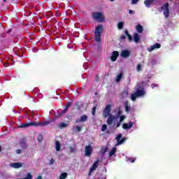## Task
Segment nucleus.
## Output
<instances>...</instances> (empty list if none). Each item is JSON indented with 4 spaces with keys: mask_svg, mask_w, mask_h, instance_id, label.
Masks as SVG:
<instances>
[{
    "mask_svg": "<svg viewBox=\"0 0 179 179\" xmlns=\"http://www.w3.org/2000/svg\"><path fill=\"white\" fill-rule=\"evenodd\" d=\"M115 113H116L115 115H110L108 116V119L106 120V124L108 125H113V124H115V121L120 118V115L122 114V110H121V108H117L115 110Z\"/></svg>",
    "mask_w": 179,
    "mask_h": 179,
    "instance_id": "obj_1",
    "label": "nucleus"
},
{
    "mask_svg": "<svg viewBox=\"0 0 179 179\" xmlns=\"http://www.w3.org/2000/svg\"><path fill=\"white\" fill-rule=\"evenodd\" d=\"M103 31H104V27H103V24H99L95 27L94 41H96V43H100V41H101V34H103Z\"/></svg>",
    "mask_w": 179,
    "mask_h": 179,
    "instance_id": "obj_2",
    "label": "nucleus"
},
{
    "mask_svg": "<svg viewBox=\"0 0 179 179\" xmlns=\"http://www.w3.org/2000/svg\"><path fill=\"white\" fill-rule=\"evenodd\" d=\"M145 90L141 89V87H138V89H137L136 91L131 95L132 101H135L137 97H142V96H145Z\"/></svg>",
    "mask_w": 179,
    "mask_h": 179,
    "instance_id": "obj_3",
    "label": "nucleus"
},
{
    "mask_svg": "<svg viewBox=\"0 0 179 179\" xmlns=\"http://www.w3.org/2000/svg\"><path fill=\"white\" fill-rule=\"evenodd\" d=\"M73 101H69L67 102V104L66 105V108L64 110H62L61 112L59 110L57 111V115H55L56 118H60V117H62L64 114H66V111H68V108L71 107L73 104Z\"/></svg>",
    "mask_w": 179,
    "mask_h": 179,
    "instance_id": "obj_4",
    "label": "nucleus"
},
{
    "mask_svg": "<svg viewBox=\"0 0 179 179\" xmlns=\"http://www.w3.org/2000/svg\"><path fill=\"white\" fill-rule=\"evenodd\" d=\"M169 8V3H165L161 7V10H162V12H164V16L165 19L169 18V17L170 16V9Z\"/></svg>",
    "mask_w": 179,
    "mask_h": 179,
    "instance_id": "obj_5",
    "label": "nucleus"
},
{
    "mask_svg": "<svg viewBox=\"0 0 179 179\" xmlns=\"http://www.w3.org/2000/svg\"><path fill=\"white\" fill-rule=\"evenodd\" d=\"M92 16L95 20H97L101 23H103V22H106V17L101 13H94Z\"/></svg>",
    "mask_w": 179,
    "mask_h": 179,
    "instance_id": "obj_6",
    "label": "nucleus"
},
{
    "mask_svg": "<svg viewBox=\"0 0 179 179\" xmlns=\"http://www.w3.org/2000/svg\"><path fill=\"white\" fill-rule=\"evenodd\" d=\"M110 113H111V105L108 104L106 106L103 110V117H104V118H107V117L112 115L113 114Z\"/></svg>",
    "mask_w": 179,
    "mask_h": 179,
    "instance_id": "obj_7",
    "label": "nucleus"
},
{
    "mask_svg": "<svg viewBox=\"0 0 179 179\" xmlns=\"http://www.w3.org/2000/svg\"><path fill=\"white\" fill-rule=\"evenodd\" d=\"M100 162V159H97L96 162H94V164L92 165V166L90 169V171L88 173V176H91L92 173L99 167V163Z\"/></svg>",
    "mask_w": 179,
    "mask_h": 179,
    "instance_id": "obj_8",
    "label": "nucleus"
},
{
    "mask_svg": "<svg viewBox=\"0 0 179 179\" xmlns=\"http://www.w3.org/2000/svg\"><path fill=\"white\" fill-rule=\"evenodd\" d=\"M29 127H38V123L37 122L24 123L21 124L19 128H27Z\"/></svg>",
    "mask_w": 179,
    "mask_h": 179,
    "instance_id": "obj_9",
    "label": "nucleus"
},
{
    "mask_svg": "<svg viewBox=\"0 0 179 179\" xmlns=\"http://www.w3.org/2000/svg\"><path fill=\"white\" fill-rule=\"evenodd\" d=\"M92 152H93V148H92V145L85 146V153L87 157H89L92 155Z\"/></svg>",
    "mask_w": 179,
    "mask_h": 179,
    "instance_id": "obj_10",
    "label": "nucleus"
},
{
    "mask_svg": "<svg viewBox=\"0 0 179 179\" xmlns=\"http://www.w3.org/2000/svg\"><path fill=\"white\" fill-rule=\"evenodd\" d=\"M119 57H120V53L118 52V51H113L110 57L111 62H115V61H117V58H118Z\"/></svg>",
    "mask_w": 179,
    "mask_h": 179,
    "instance_id": "obj_11",
    "label": "nucleus"
},
{
    "mask_svg": "<svg viewBox=\"0 0 179 179\" xmlns=\"http://www.w3.org/2000/svg\"><path fill=\"white\" fill-rule=\"evenodd\" d=\"M120 55L122 58H128L131 55V52L128 50H124L121 52Z\"/></svg>",
    "mask_w": 179,
    "mask_h": 179,
    "instance_id": "obj_12",
    "label": "nucleus"
},
{
    "mask_svg": "<svg viewBox=\"0 0 179 179\" xmlns=\"http://www.w3.org/2000/svg\"><path fill=\"white\" fill-rule=\"evenodd\" d=\"M162 47V45L160 43H155L153 45H151L150 48L148 49L149 52H152L153 50H156V48L159 49Z\"/></svg>",
    "mask_w": 179,
    "mask_h": 179,
    "instance_id": "obj_13",
    "label": "nucleus"
},
{
    "mask_svg": "<svg viewBox=\"0 0 179 179\" xmlns=\"http://www.w3.org/2000/svg\"><path fill=\"white\" fill-rule=\"evenodd\" d=\"M121 138H122V134H118L117 136L116 137L117 144V145H122V143H124V142L125 141V138H122L121 139Z\"/></svg>",
    "mask_w": 179,
    "mask_h": 179,
    "instance_id": "obj_14",
    "label": "nucleus"
},
{
    "mask_svg": "<svg viewBox=\"0 0 179 179\" xmlns=\"http://www.w3.org/2000/svg\"><path fill=\"white\" fill-rule=\"evenodd\" d=\"M134 127V123L132 122H129L128 124L124 123L122 125L123 129H131Z\"/></svg>",
    "mask_w": 179,
    "mask_h": 179,
    "instance_id": "obj_15",
    "label": "nucleus"
},
{
    "mask_svg": "<svg viewBox=\"0 0 179 179\" xmlns=\"http://www.w3.org/2000/svg\"><path fill=\"white\" fill-rule=\"evenodd\" d=\"M155 0H145L144 5H145L146 8H150V6H152Z\"/></svg>",
    "mask_w": 179,
    "mask_h": 179,
    "instance_id": "obj_16",
    "label": "nucleus"
},
{
    "mask_svg": "<svg viewBox=\"0 0 179 179\" xmlns=\"http://www.w3.org/2000/svg\"><path fill=\"white\" fill-rule=\"evenodd\" d=\"M10 166L13 169H20V167H22V163H20V162H15V163L11 164Z\"/></svg>",
    "mask_w": 179,
    "mask_h": 179,
    "instance_id": "obj_17",
    "label": "nucleus"
},
{
    "mask_svg": "<svg viewBox=\"0 0 179 179\" xmlns=\"http://www.w3.org/2000/svg\"><path fill=\"white\" fill-rule=\"evenodd\" d=\"M133 38L135 43H139V41H141V37L139 36V34L137 33H135L134 34Z\"/></svg>",
    "mask_w": 179,
    "mask_h": 179,
    "instance_id": "obj_18",
    "label": "nucleus"
},
{
    "mask_svg": "<svg viewBox=\"0 0 179 179\" xmlns=\"http://www.w3.org/2000/svg\"><path fill=\"white\" fill-rule=\"evenodd\" d=\"M124 111L125 113H129V110H131V106H129V103L128 102V101H126L124 103Z\"/></svg>",
    "mask_w": 179,
    "mask_h": 179,
    "instance_id": "obj_19",
    "label": "nucleus"
},
{
    "mask_svg": "<svg viewBox=\"0 0 179 179\" xmlns=\"http://www.w3.org/2000/svg\"><path fill=\"white\" fill-rule=\"evenodd\" d=\"M20 145L22 149H27V143H26V141L22 140L20 141Z\"/></svg>",
    "mask_w": 179,
    "mask_h": 179,
    "instance_id": "obj_20",
    "label": "nucleus"
},
{
    "mask_svg": "<svg viewBox=\"0 0 179 179\" xmlns=\"http://www.w3.org/2000/svg\"><path fill=\"white\" fill-rule=\"evenodd\" d=\"M87 115H83L80 117L79 120H76V122H84L85 121H87Z\"/></svg>",
    "mask_w": 179,
    "mask_h": 179,
    "instance_id": "obj_21",
    "label": "nucleus"
},
{
    "mask_svg": "<svg viewBox=\"0 0 179 179\" xmlns=\"http://www.w3.org/2000/svg\"><path fill=\"white\" fill-rule=\"evenodd\" d=\"M37 123H38V126L41 125V127H45L47 125H50V124H51V122L50 120H48V121H45V122H37Z\"/></svg>",
    "mask_w": 179,
    "mask_h": 179,
    "instance_id": "obj_22",
    "label": "nucleus"
},
{
    "mask_svg": "<svg viewBox=\"0 0 179 179\" xmlns=\"http://www.w3.org/2000/svg\"><path fill=\"white\" fill-rule=\"evenodd\" d=\"M136 30L138 31V33H142L143 31V27L141 24H138L136 27Z\"/></svg>",
    "mask_w": 179,
    "mask_h": 179,
    "instance_id": "obj_23",
    "label": "nucleus"
},
{
    "mask_svg": "<svg viewBox=\"0 0 179 179\" xmlns=\"http://www.w3.org/2000/svg\"><path fill=\"white\" fill-rule=\"evenodd\" d=\"M121 79H122V73H120L119 75L117 76L115 78V82L118 83L121 82Z\"/></svg>",
    "mask_w": 179,
    "mask_h": 179,
    "instance_id": "obj_24",
    "label": "nucleus"
},
{
    "mask_svg": "<svg viewBox=\"0 0 179 179\" xmlns=\"http://www.w3.org/2000/svg\"><path fill=\"white\" fill-rule=\"evenodd\" d=\"M55 148L57 152H59L61 150V143H59L58 141L55 142Z\"/></svg>",
    "mask_w": 179,
    "mask_h": 179,
    "instance_id": "obj_25",
    "label": "nucleus"
},
{
    "mask_svg": "<svg viewBox=\"0 0 179 179\" xmlns=\"http://www.w3.org/2000/svg\"><path fill=\"white\" fill-rule=\"evenodd\" d=\"M117 153V148L114 147L110 152H109V156H114Z\"/></svg>",
    "mask_w": 179,
    "mask_h": 179,
    "instance_id": "obj_26",
    "label": "nucleus"
},
{
    "mask_svg": "<svg viewBox=\"0 0 179 179\" xmlns=\"http://www.w3.org/2000/svg\"><path fill=\"white\" fill-rule=\"evenodd\" d=\"M124 34L128 37L129 41H132V36L129 34V32H128V30L124 31Z\"/></svg>",
    "mask_w": 179,
    "mask_h": 179,
    "instance_id": "obj_27",
    "label": "nucleus"
},
{
    "mask_svg": "<svg viewBox=\"0 0 179 179\" xmlns=\"http://www.w3.org/2000/svg\"><path fill=\"white\" fill-rule=\"evenodd\" d=\"M58 127H59V128L62 129V128H66V127H68V124L64 123V122H62V123L59 124Z\"/></svg>",
    "mask_w": 179,
    "mask_h": 179,
    "instance_id": "obj_28",
    "label": "nucleus"
},
{
    "mask_svg": "<svg viewBox=\"0 0 179 179\" xmlns=\"http://www.w3.org/2000/svg\"><path fill=\"white\" fill-rule=\"evenodd\" d=\"M71 153H76V147L74 145L73 147H69V148Z\"/></svg>",
    "mask_w": 179,
    "mask_h": 179,
    "instance_id": "obj_29",
    "label": "nucleus"
},
{
    "mask_svg": "<svg viewBox=\"0 0 179 179\" xmlns=\"http://www.w3.org/2000/svg\"><path fill=\"white\" fill-rule=\"evenodd\" d=\"M117 28L119 29V30H122V29H124V22H120L117 24Z\"/></svg>",
    "mask_w": 179,
    "mask_h": 179,
    "instance_id": "obj_30",
    "label": "nucleus"
},
{
    "mask_svg": "<svg viewBox=\"0 0 179 179\" xmlns=\"http://www.w3.org/2000/svg\"><path fill=\"white\" fill-rule=\"evenodd\" d=\"M66 177H68V173H62L60 175L59 179H65V178H66Z\"/></svg>",
    "mask_w": 179,
    "mask_h": 179,
    "instance_id": "obj_31",
    "label": "nucleus"
},
{
    "mask_svg": "<svg viewBox=\"0 0 179 179\" xmlns=\"http://www.w3.org/2000/svg\"><path fill=\"white\" fill-rule=\"evenodd\" d=\"M38 142H43V134H38L37 136Z\"/></svg>",
    "mask_w": 179,
    "mask_h": 179,
    "instance_id": "obj_32",
    "label": "nucleus"
},
{
    "mask_svg": "<svg viewBox=\"0 0 179 179\" xmlns=\"http://www.w3.org/2000/svg\"><path fill=\"white\" fill-rule=\"evenodd\" d=\"M96 110H97V106H94L92 108V115H96Z\"/></svg>",
    "mask_w": 179,
    "mask_h": 179,
    "instance_id": "obj_33",
    "label": "nucleus"
},
{
    "mask_svg": "<svg viewBox=\"0 0 179 179\" xmlns=\"http://www.w3.org/2000/svg\"><path fill=\"white\" fill-rule=\"evenodd\" d=\"M119 118H120L119 122H122V121H124V120L126 118V117H125V115H120Z\"/></svg>",
    "mask_w": 179,
    "mask_h": 179,
    "instance_id": "obj_34",
    "label": "nucleus"
},
{
    "mask_svg": "<svg viewBox=\"0 0 179 179\" xmlns=\"http://www.w3.org/2000/svg\"><path fill=\"white\" fill-rule=\"evenodd\" d=\"M75 129L77 131V132H80V131H82V127L80 126H76Z\"/></svg>",
    "mask_w": 179,
    "mask_h": 179,
    "instance_id": "obj_35",
    "label": "nucleus"
},
{
    "mask_svg": "<svg viewBox=\"0 0 179 179\" xmlns=\"http://www.w3.org/2000/svg\"><path fill=\"white\" fill-rule=\"evenodd\" d=\"M107 129V124H103L101 127L102 132H104Z\"/></svg>",
    "mask_w": 179,
    "mask_h": 179,
    "instance_id": "obj_36",
    "label": "nucleus"
},
{
    "mask_svg": "<svg viewBox=\"0 0 179 179\" xmlns=\"http://www.w3.org/2000/svg\"><path fill=\"white\" fill-rule=\"evenodd\" d=\"M107 149H108V148L106 147L101 150L102 155H105V153L107 152Z\"/></svg>",
    "mask_w": 179,
    "mask_h": 179,
    "instance_id": "obj_37",
    "label": "nucleus"
},
{
    "mask_svg": "<svg viewBox=\"0 0 179 179\" xmlns=\"http://www.w3.org/2000/svg\"><path fill=\"white\" fill-rule=\"evenodd\" d=\"M139 2V0H131V5H136Z\"/></svg>",
    "mask_w": 179,
    "mask_h": 179,
    "instance_id": "obj_38",
    "label": "nucleus"
},
{
    "mask_svg": "<svg viewBox=\"0 0 179 179\" xmlns=\"http://www.w3.org/2000/svg\"><path fill=\"white\" fill-rule=\"evenodd\" d=\"M142 67V66L141 65V64H138L137 65V67H136V70L138 72H139L140 71H141V68Z\"/></svg>",
    "mask_w": 179,
    "mask_h": 179,
    "instance_id": "obj_39",
    "label": "nucleus"
},
{
    "mask_svg": "<svg viewBox=\"0 0 179 179\" xmlns=\"http://www.w3.org/2000/svg\"><path fill=\"white\" fill-rule=\"evenodd\" d=\"M75 106L77 107V110H80V105H79L78 102H76Z\"/></svg>",
    "mask_w": 179,
    "mask_h": 179,
    "instance_id": "obj_40",
    "label": "nucleus"
},
{
    "mask_svg": "<svg viewBox=\"0 0 179 179\" xmlns=\"http://www.w3.org/2000/svg\"><path fill=\"white\" fill-rule=\"evenodd\" d=\"M129 15H135V10H129Z\"/></svg>",
    "mask_w": 179,
    "mask_h": 179,
    "instance_id": "obj_41",
    "label": "nucleus"
},
{
    "mask_svg": "<svg viewBox=\"0 0 179 179\" xmlns=\"http://www.w3.org/2000/svg\"><path fill=\"white\" fill-rule=\"evenodd\" d=\"M128 160L131 163H134L135 162V159L134 158H129Z\"/></svg>",
    "mask_w": 179,
    "mask_h": 179,
    "instance_id": "obj_42",
    "label": "nucleus"
},
{
    "mask_svg": "<svg viewBox=\"0 0 179 179\" xmlns=\"http://www.w3.org/2000/svg\"><path fill=\"white\" fill-rule=\"evenodd\" d=\"M122 96H128V91H124L122 93Z\"/></svg>",
    "mask_w": 179,
    "mask_h": 179,
    "instance_id": "obj_43",
    "label": "nucleus"
},
{
    "mask_svg": "<svg viewBox=\"0 0 179 179\" xmlns=\"http://www.w3.org/2000/svg\"><path fill=\"white\" fill-rule=\"evenodd\" d=\"M16 153H17V155H20V154H22V150H20V149L16 150Z\"/></svg>",
    "mask_w": 179,
    "mask_h": 179,
    "instance_id": "obj_44",
    "label": "nucleus"
},
{
    "mask_svg": "<svg viewBox=\"0 0 179 179\" xmlns=\"http://www.w3.org/2000/svg\"><path fill=\"white\" fill-rule=\"evenodd\" d=\"M54 163H55V160L52 158V159H50V164H54Z\"/></svg>",
    "mask_w": 179,
    "mask_h": 179,
    "instance_id": "obj_45",
    "label": "nucleus"
},
{
    "mask_svg": "<svg viewBox=\"0 0 179 179\" xmlns=\"http://www.w3.org/2000/svg\"><path fill=\"white\" fill-rule=\"evenodd\" d=\"M125 38H127V37L124 35H121L120 36V40H125Z\"/></svg>",
    "mask_w": 179,
    "mask_h": 179,
    "instance_id": "obj_46",
    "label": "nucleus"
},
{
    "mask_svg": "<svg viewBox=\"0 0 179 179\" xmlns=\"http://www.w3.org/2000/svg\"><path fill=\"white\" fill-rule=\"evenodd\" d=\"M120 127H121V122H117L116 127L120 128Z\"/></svg>",
    "mask_w": 179,
    "mask_h": 179,
    "instance_id": "obj_47",
    "label": "nucleus"
},
{
    "mask_svg": "<svg viewBox=\"0 0 179 179\" xmlns=\"http://www.w3.org/2000/svg\"><path fill=\"white\" fill-rule=\"evenodd\" d=\"M2 152V146L0 145V152Z\"/></svg>",
    "mask_w": 179,
    "mask_h": 179,
    "instance_id": "obj_48",
    "label": "nucleus"
},
{
    "mask_svg": "<svg viewBox=\"0 0 179 179\" xmlns=\"http://www.w3.org/2000/svg\"><path fill=\"white\" fill-rule=\"evenodd\" d=\"M41 178H42L41 176H38V178L36 179H41Z\"/></svg>",
    "mask_w": 179,
    "mask_h": 179,
    "instance_id": "obj_49",
    "label": "nucleus"
},
{
    "mask_svg": "<svg viewBox=\"0 0 179 179\" xmlns=\"http://www.w3.org/2000/svg\"><path fill=\"white\" fill-rule=\"evenodd\" d=\"M111 2H114V0H110Z\"/></svg>",
    "mask_w": 179,
    "mask_h": 179,
    "instance_id": "obj_50",
    "label": "nucleus"
},
{
    "mask_svg": "<svg viewBox=\"0 0 179 179\" xmlns=\"http://www.w3.org/2000/svg\"><path fill=\"white\" fill-rule=\"evenodd\" d=\"M3 2H6V0H3Z\"/></svg>",
    "mask_w": 179,
    "mask_h": 179,
    "instance_id": "obj_51",
    "label": "nucleus"
},
{
    "mask_svg": "<svg viewBox=\"0 0 179 179\" xmlns=\"http://www.w3.org/2000/svg\"><path fill=\"white\" fill-rule=\"evenodd\" d=\"M102 179H106V177H103Z\"/></svg>",
    "mask_w": 179,
    "mask_h": 179,
    "instance_id": "obj_52",
    "label": "nucleus"
},
{
    "mask_svg": "<svg viewBox=\"0 0 179 179\" xmlns=\"http://www.w3.org/2000/svg\"><path fill=\"white\" fill-rule=\"evenodd\" d=\"M4 66H8V65H6V64H4Z\"/></svg>",
    "mask_w": 179,
    "mask_h": 179,
    "instance_id": "obj_53",
    "label": "nucleus"
},
{
    "mask_svg": "<svg viewBox=\"0 0 179 179\" xmlns=\"http://www.w3.org/2000/svg\"><path fill=\"white\" fill-rule=\"evenodd\" d=\"M169 1H173V0H169Z\"/></svg>",
    "mask_w": 179,
    "mask_h": 179,
    "instance_id": "obj_54",
    "label": "nucleus"
}]
</instances>
